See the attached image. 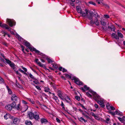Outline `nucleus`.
I'll use <instances>...</instances> for the list:
<instances>
[{"instance_id": "1", "label": "nucleus", "mask_w": 125, "mask_h": 125, "mask_svg": "<svg viewBox=\"0 0 125 125\" xmlns=\"http://www.w3.org/2000/svg\"><path fill=\"white\" fill-rule=\"evenodd\" d=\"M80 89L83 92L89 90V92L91 93L94 95V97L95 100L97 101L98 99H100V96L97 94L96 92H93L91 89H89V87L87 86H83V87H81Z\"/></svg>"}, {"instance_id": "2", "label": "nucleus", "mask_w": 125, "mask_h": 125, "mask_svg": "<svg viewBox=\"0 0 125 125\" xmlns=\"http://www.w3.org/2000/svg\"><path fill=\"white\" fill-rule=\"evenodd\" d=\"M65 76L66 77L71 78L72 80H74L75 83L78 85L87 86L86 85H84L82 82L78 78L75 77V76H73L72 78V77L71 75L67 74H65Z\"/></svg>"}, {"instance_id": "3", "label": "nucleus", "mask_w": 125, "mask_h": 125, "mask_svg": "<svg viewBox=\"0 0 125 125\" xmlns=\"http://www.w3.org/2000/svg\"><path fill=\"white\" fill-rule=\"evenodd\" d=\"M117 35L115 33H113L111 34V36L113 38H115L117 40H119V37H120L121 38H122L123 37V34L121 32H119V30H117Z\"/></svg>"}, {"instance_id": "4", "label": "nucleus", "mask_w": 125, "mask_h": 125, "mask_svg": "<svg viewBox=\"0 0 125 125\" xmlns=\"http://www.w3.org/2000/svg\"><path fill=\"white\" fill-rule=\"evenodd\" d=\"M30 49L31 51V52L34 51L36 53H37L38 55H40V56H42V58H46H46H48L47 57V56L45 54L42 52H41L40 51L36 50L35 48H33V49L32 50V51L31 50V47H30Z\"/></svg>"}, {"instance_id": "5", "label": "nucleus", "mask_w": 125, "mask_h": 125, "mask_svg": "<svg viewBox=\"0 0 125 125\" xmlns=\"http://www.w3.org/2000/svg\"><path fill=\"white\" fill-rule=\"evenodd\" d=\"M11 105L12 108H14L17 110H21V106L20 105V104H18L16 105L15 102H13Z\"/></svg>"}, {"instance_id": "6", "label": "nucleus", "mask_w": 125, "mask_h": 125, "mask_svg": "<svg viewBox=\"0 0 125 125\" xmlns=\"http://www.w3.org/2000/svg\"><path fill=\"white\" fill-rule=\"evenodd\" d=\"M76 9L77 12L81 14H82V16L83 17H85L86 16V14L82 10L80 6H76Z\"/></svg>"}, {"instance_id": "7", "label": "nucleus", "mask_w": 125, "mask_h": 125, "mask_svg": "<svg viewBox=\"0 0 125 125\" xmlns=\"http://www.w3.org/2000/svg\"><path fill=\"white\" fill-rule=\"evenodd\" d=\"M7 22L10 27H12L13 25H15L16 24V22L14 21H12L8 19H7Z\"/></svg>"}, {"instance_id": "8", "label": "nucleus", "mask_w": 125, "mask_h": 125, "mask_svg": "<svg viewBox=\"0 0 125 125\" xmlns=\"http://www.w3.org/2000/svg\"><path fill=\"white\" fill-rule=\"evenodd\" d=\"M90 23L92 25L95 24L97 26H98L99 25V21L97 18H95L94 21L92 20L91 21Z\"/></svg>"}, {"instance_id": "9", "label": "nucleus", "mask_w": 125, "mask_h": 125, "mask_svg": "<svg viewBox=\"0 0 125 125\" xmlns=\"http://www.w3.org/2000/svg\"><path fill=\"white\" fill-rule=\"evenodd\" d=\"M55 91L56 92L58 93V96L60 97L61 99L62 100H63V98L62 96V93L58 89H57L55 88Z\"/></svg>"}, {"instance_id": "10", "label": "nucleus", "mask_w": 125, "mask_h": 125, "mask_svg": "<svg viewBox=\"0 0 125 125\" xmlns=\"http://www.w3.org/2000/svg\"><path fill=\"white\" fill-rule=\"evenodd\" d=\"M23 42H24V45L26 46L27 47H28V48L30 50V47H31V50H33V48H34L33 47H29V46H31V44L30 43L28 42L27 41H26V40H23ZM32 51V50H31Z\"/></svg>"}, {"instance_id": "11", "label": "nucleus", "mask_w": 125, "mask_h": 125, "mask_svg": "<svg viewBox=\"0 0 125 125\" xmlns=\"http://www.w3.org/2000/svg\"><path fill=\"white\" fill-rule=\"evenodd\" d=\"M35 114V112L32 113L31 112H29L28 113V116L30 119H33L34 118V115Z\"/></svg>"}, {"instance_id": "12", "label": "nucleus", "mask_w": 125, "mask_h": 125, "mask_svg": "<svg viewBox=\"0 0 125 125\" xmlns=\"http://www.w3.org/2000/svg\"><path fill=\"white\" fill-rule=\"evenodd\" d=\"M11 99L13 102L16 101L19 99L15 94H12L11 97Z\"/></svg>"}, {"instance_id": "13", "label": "nucleus", "mask_w": 125, "mask_h": 125, "mask_svg": "<svg viewBox=\"0 0 125 125\" xmlns=\"http://www.w3.org/2000/svg\"><path fill=\"white\" fill-rule=\"evenodd\" d=\"M64 100L66 101V102L67 103L69 104H72V101L70 98L68 96H66V97L65 98Z\"/></svg>"}, {"instance_id": "14", "label": "nucleus", "mask_w": 125, "mask_h": 125, "mask_svg": "<svg viewBox=\"0 0 125 125\" xmlns=\"http://www.w3.org/2000/svg\"><path fill=\"white\" fill-rule=\"evenodd\" d=\"M34 118L36 120H38L40 118L39 115L38 113L36 112H35Z\"/></svg>"}, {"instance_id": "15", "label": "nucleus", "mask_w": 125, "mask_h": 125, "mask_svg": "<svg viewBox=\"0 0 125 125\" xmlns=\"http://www.w3.org/2000/svg\"><path fill=\"white\" fill-rule=\"evenodd\" d=\"M38 59H35V62L40 66L42 67H43L44 66V65L42 64L40 62H38Z\"/></svg>"}, {"instance_id": "16", "label": "nucleus", "mask_w": 125, "mask_h": 125, "mask_svg": "<svg viewBox=\"0 0 125 125\" xmlns=\"http://www.w3.org/2000/svg\"><path fill=\"white\" fill-rule=\"evenodd\" d=\"M5 107L7 110L10 111H11L12 108L11 104H8L7 105L5 106Z\"/></svg>"}, {"instance_id": "17", "label": "nucleus", "mask_w": 125, "mask_h": 125, "mask_svg": "<svg viewBox=\"0 0 125 125\" xmlns=\"http://www.w3.org/2000/svg\"><path fill=\"white\" fill-rule=\"evenodd\" d=\"M2 26L3 27V28H5V29H8V31H10V32L11 31V28L9 27L8 25L7 24H5V25H3Z\"/></svg>"}, {"instance_id": "18", "label": "nucleus", "mask_w": 125, "mask_h": 125, "mask_svg": "<svg viewBox=\"0 0 125 125\" xmlns=\"http://www.w3.org/2000/svg\"><path fill=\"white\" fill-rule=\"evenodd\" d=\"M12 118L13 120V123L14 124H17V123L19 122V120L17 118H14L13 117Z\"/></svg>"}, {"instance_id": "19", "label": "nucleus", "mask_w": 125, "mask_h": 125, "mask_svg": "<svg viewBox=\"0 0 125 125\" xmlns=\"http://www.w3.org/2000/svg\"><path fill=\"white\" fill-rule=\"evenodd\" d=\"M16 38L20 41H21L22 40H23L24 39L21 37L18 33H16Z\"/></svg>"}, {"instance_id": "20", "label": "nucleus", "mask_w": 125, "mask_h": 125, "mask_svg": "<svg viewBox=\"0 0 125 125\" xmlns=\"http://www.w3.org/2000/svg\"><path fill=\"white\" fill-rule=\"evenodd\" d=\"M102 107H104L105 105L103 103V102L102 101H98L97 102Z\"/></svg>"}, {"instance_id": "21", "label": "nucleus", "mask_w": 125, "mask_h": 125, "mask_svg": "<svg viewBox=\"0 0 125 125\" xmlns=\"http://www.w3.org/2000/svg\"><path fill=\"white\" fill-rule=\"evenodd\" d=\"M50 90V89L48 87H45L44 88L45 91L46 92H49L48 93L49 94H51V92H49Z\"/></svg>"}, {"instance_id": "22", "label": "nucleus", "mask_w": 125, "mask_h": 125, "mask_svg": "<svg viewBox=\"0 0 125 125\" xmlns=\"http://www.w3.org/2000/svg\"><path fill=\"white\" fill-rule=\"evenodd\" d=\"M78 119L80 121H83L85 123L87 122V120H85L82 117H81L79 118H78Z\"/></svg>"}, {"instance_id": "23", "label": "nucleus", "mask_w": 125, "mask_h": 125, "mask_svg": "<svg viewBox=\"0 0 125 125\" xmlns=\"http://www.w3.org/2000/svg\"><path fill=\"white\" fill-rule=\"evenodd\" d=\"M10 115L6 114L4 115V117L5 119H7L8 118L10 117Z\"/></svg>"}, {"instance_id": "24", "label": "nucleus", "mask_w": 125, "mask_h": 125, "mask_svg": "<svg viewBox=\"0 0 125 125\" xmlns=\"http://www.w3.org/2000/svg\"><path fill=\"white\" fill-rule=\"evenodd\" d=\"M41 121L42 123H43L46 122H47V120L44 118H42L41 120Z\"/></svg>"}, {"instance_id": "25", "label": "nucleus", "mask_w": 125, "mask_h": 125, "mask_svg": "<svg viewBox=\"0 0 125 125\" xmlns=\"http://www.w3.org/2000/svg\"><path fill=\"white\" fill-rule=\"evenodd\" d=\"M100 22H101V24L103 26H104L106 25V23L103 20H101L100 21Z\"/></svg>"}, {"instance_id": "26", "label": "nucleus", "mask_w": 125, "mask_h": 125, "mask_svg": "<svg viewBox=\"0 0 125 125\" xmlns=\"http://www.w3.org/2000/svg\"><path fill=\"white\" fill-rule=\"evenodd\" d=\"M6 87L9 93L10 94H12V92L10 89L9 88V86H6Z\"/></svg>"}, {"instance_id": "27", "label": "nucleus", "mask_w": 125, "mask_h": 125, "mask_svg": "<svg viewBox=\"0 0 125 125\" xmlns=\"http://www.w3.org/2000/svg\"><path fill=\"white\" fill-rule=\"evenodd\" d=\"M53 98L56 101H59V100L58 98V97L55 95H54V94H53Z\"/></svg>"}, {"instance_id": "28", "label": "nucleus", "mask_w": 125, "mask_h": 125, "mask_svg": "<svg viewBox=\"0 0 125 125\" xmlns=\"http://www.w3.org/2000/svg\"><path fill=\"white\" fill-rule=\"evenodd\" d=\"M14 71L16 73V74L17 75H18L19 76H20L21 77L22 76V75L18 71H16V70H14Z\"/></svg>"}, {"instance_id": "29", "label": "nucleus", "mask_w": 125, "mask_h": 125, "mask_svg": "<svg viewBox=\"0 0 125 125\" xmlns=\"http://www.w3.org/2000/svg\"><path fill=\"white\" fill-rule=\"evenodd\" d=\"M46 60L48 61V62L49 63H52L53 62L51 59L48 58H46Z\"/></svg>"}, {"instance_id": "30", "label": "nucleus", "mask_w": 125, "mask_h": 125, "mask_svg": "<svg viewBox=\"0 0 125 125\" xmlns=\"http://www.w3.org/2000/svg\"><path fill=\"white\" fill-rule=\"evenodd\" d=\"M5 59L6 61V63L9 64L11 62L9 59Z\"/></svg>"}, {"instance_id": "31", "label": "nucleus", "mask_w": 125, "mask_h": 125, "mask_svg": "<svg viewBox=\"0 0 125 125\" xmlns=\"http://www.w3.org/2000/svg\"><path fill=\"white\" fill-rule=\"evenodd\" d=\"M106 106L107 109L109 110H111V106H110L109 104H107L106 105Z\"/></svg>"}, {"instance_id": "32", "label": "nucleus", "mask_w": 125, "mask_h": 125, "mask_svg": "<svg viewBox=\"0 0 125 125\" xmlns=\"http://www.w3.org/2000/svg\"><path fill=\"white\" fill-rule=\"evenodd\" d=\"M52 67L55 68L56 69H58V67L57 64H56L54 65V64H52Z\"/></svg>"}, {"instance_id": "33", "label": "nucleus", "mask_w": 125, "mask_h": 125, "mask_svg": "<svg viewBox=\"0 0 125 125\" xmlns=\"http://www.w3.org/2000/svg\"><path fill=\"white\" fill-rule=\"evenodd\" d=\"M93 16L95 18H96L98 17H99L100 16L99 15H98V14L96 13H94V14Z\"/></svg>"}, {"instance_id": "34", "label": "nucleus", "mask_w": 125, "mask_h": 125, "mask_svg": "<svg viewBox=\"0 0 125 125\" xmlns=\"http://www.w3.org/2000/svg\"><path fill=\"white\" fill-rule=\"evenodd\" d=\"M88 3L89 4H93L94 6H95L96 5V4L95 3L93 2V1H90L88 2Z\"/></svg>"}, {"instance_id": "35", "label": "nucleus", "mask_w": 125, "mask_h": 125, "mask_svg": "<svg viewBox=\"0 0 125 125\" xmlns=\"http://www.w3.org/2000/svg\"><path fill=\"white\" fill-rule=\"evenodd\" d=\"M29 76L31 78L34 80L35 79V78L33 76V75L31 74V73H29Z\"/></svg>"}, {"instance_id": "36", "label": "nucleus", "mask_w": 125, "mask_h": 125, "mask_svg": "<svg viewBox=\"0 0 125 125\" xmlns=\"http://www.w3.org/2000/svg\"><path fill=\"white\" fill-rule=\"evenodd\" d=\"M25 123L26 124L28 125H32L31 122L30 121L28 122V121H25Z\"/></svg>"}, {"instance_id": "37", "label": "nucleus", "mask_w": 125, "mask_h": 125, "mask_svg": "<svg viewBox=\"0 0 125 125\" xmlns=\"http://www.w3.org/2000/svg\"><path fill=\"white\" fill-rule=\"evenodd\" d=\"M10 66L11 67H13L14 66H15V64L13 62H12L9 64Z\"/></svg>"}, {"instance_id": "38", "label": "nucleus", "mask_w": 125, "mask_h": 125, "mask_svg": "<svg viewBox=\"0 0 125 125\" xmlns=\"http://www.w3.org/2000/svg\"><path fill=\"white\" fill-rule=\"evenodd\" d=\"M101 2L102 3V4L104 6H105V7H107V8H109V6L107 4H105L104 3H102V2Z\"/></svg>"}, {"instance_id": "39", "label": "nucleus", "mask_w": 125, "mask_h": 125, "mask_svg": "<svg viewBox=\"0 0 125 125\" xmlns=\"http://www.w3.org/2000/svg\"><path fill=\"white\" fill-rule=\"evenodd\" d=\"M115 114L118 115L120 116H122V115L119 113L117 111H115Z\"/></svg>"}, {"instance_id": "40", "label": "nucleus", "mask_w": 125, "mask_h": 125, "mask_svg": "<svg viewBox=\"0 0 125 125\" xmlns=\"http://www.w3.org/2000/svg\"><path fill=\"white\" fill-rule=\"evenodd\" d=\"M111 28V31H114L115 32V26L113 25H112Z\"/></svg>"}, {"instance_id": "41", "label": "nucleus", "mask_w": 125, "mask_h": 125, "mask_svg": "<svg viewBox=\"0 0 125 125\" xmlns=\"http://www.w3.org/2000/svg\"><path fill=\"white\" fill-rule=\"evenodd\" d=\"M21 47L22 49V51L24 53H25L24 52V46L22 45H21Z\"/></svg>"}, {"instance_id": "42", "label": "nucleus", "mask_w": 125, "mask_h": 125, "mask_svg": "<svg viewBox=\"0 0 125 125\" xmlns=\"http://www.w3.org/2000/svg\"><path fill=\"white\" fill-rule=\"evenodd\" d=\"M21 67L25 72H27V69L26 68L23 67L22 66H21Z\"/></svg>"}, {"instance_id": "43", "label": "nucleus", "mask_w": 125, "mask_h": 125, "mask_svg": "<svg viewBox=\"0 0 125 125\" xmlns=\"http://www.w3.org/2000/svg\"><path fill=\"white\" fill-rule=\"evenodd\" d=\"M75 98L76 100H77L78 101L80 100V97L78 96H75Z\"/></svg>"}, {"instance_id": "44", "label": "nucleus", "mask_w": 125, "mask_h": 125, "mask_svg": "<svg viewBox=\"0 0 125 125\" xmlns=\"http://www.w3.org/2000/svg\"><path fill=\"white\" fill-rule=\"evenodd\" d=\"M61 106H62V108L63 109H65V107L64 106V105L62 101L61 102Z\"/></svg>"}, {"instance_id": "45", "label": "nucleus", "mask_w": 125, "mask_h": 125, "mask_svg": "<svg viewBox=\"0 0 125 125\" xmlns=\"http://www.w3.org/2000/svg\"><path fill=\"white\" fill-rule=\"evenodd\" d=\"M110 120V119L108 118H107L106 120L104 121V122H105L106 123H108V122Z\"/></svg>"}, {"instance_id": "46", "label": "nucleus", "mask_w": 125, "mask_h": 125, "mask_svg": "<svg viewBox=\"0 0 125 125\" xmlns=\"http://www.w3.org/2000/svg\"><path fill=\"white\" fill-rule=\"evenodd\" d=\"M89 12L90 15H93L94 14L93 12L91 10L89 11Z\"/></svg>"}, {"instance_id": "47", "label": "nucleus", "mask_w": 125, "mask_h": 125, "mask_svg": "<svg viewBox=\"0 0 125 125\" xmlns=\"http://www.w3.org/2000/svg\"><path fill=\"white\" fill-rule=\"evenodd\" d=\"M33 82L37 85H38V84H39V83L38 82V81H37L35 79V80L33 81Z\"/></svg>"}, {"instance_id": "48", "label": "nucleus", "mask_w": 125, "mask_h": 125, "mask_svg": "<svg viewBox=\"0 0 125 125\" xmlns=\"http://www.w3.org/2000/svg\"><path fill=\"white\" fill-rule=\"evenodd\" d=\"M72 2L73 3H72L71 2H70V5H71L72 6H73V7L75 8V5L74 3H73V2Z\"/></svg>"}, {"instance_id": "49", "label": "nucleus", "mask_w": 125, "mask_h": 125, "mask_svg": "<svg viewBox=\"0 0 125 125\" xmlns=\"http://www.w3.org/2000/svg\"><path fill=\"white\" fill-rule=\"evenodd\" d=\"M63 72H66L67 71V70L66 69H65L64 68H63L62 69V71Z\"/></svg>"}, {"instance_id": "50", "label": "nucleus", "mask_w": 125, "mask_h": 125, "mask_svg": "<svg viewBox=\"0 0 125 125\" xmlns=\"http://www.w3.org/2000/svg\"><path fill=\"white\" fill-rule=\"evenodd\" d=\"M85 11L86 13H85V14H86H86H88L89 13V12L88 11V10H87L86 9H85Z\"/></svg>"}, {"instance_id": "51", "label": "nucleus", "mask_w": 125, "mask_h": 125, "mask_svg": "<svg viewBox=\"0 0 125 125\" xmlns=\"http://www.w3.org/2000/svg\"><path fill=\"white\" fill-rule=\"evenodd\" d=\"M104 17L105 18H109V15H108L107 14L104 15Z\"/></svg>"}, {"instance_id": "52", "label": "nucleus", "mask_w": 125, "mask_h": 125, "mask_svg": "<svg viewBox=\"0 0 125 125\" xmlns=\"http://www.w3.org/2000/svg\"><path fill=\"white\" fill-rule=\"evenodd\" d=\"M56 120L59 123H60L61 122L60 120L58 118H56Z\"/></svg>"}, {"instance_id": "53", "label": "nucleus", "mask_w": 125, "mask_h": 125, "mask_svg": "<svg viewBox=\"0 0 125 125\" xmlns=\"http://www.w3.org/2000/svg\"><path fill=\"white\" fill-rule=\"evenodd\" d=\"M97 120H99L100 119L99 118V117L95 115V116L94 117Z\"/></svg>"}, {"instance_id": "54", "label": "nucleus", "mask_w": 125, "mask_h": 125, "mask_svg": "<svg viewBox=\"0 0 125 125\" xmlns=\"http://www.w3.org/2000/svg\"><path fill=\"white\" fill-rule=\"evenodd\" d=\"M30 68L31 69V70L33 71L35 73H36V74H37V73L35 71V70H34L33 69V68L31 67H30Z\"/></svg>"}, {"instance_id": "55", "label": "nucleus", "mask_w": 125, "mask_h": 125, "mask_svg": "<svg viewBox=\"0 0 125 125\" xmlns=\"http://www.w3.org/2000/svg\"><path fill=\"white\" fill-rule=\"evenodd\" d=\"M22 103L23 104H27V102L25 101L24 100H22Z\"/></svg>"}, {"instance_id": "56", "label": "nucleus", "mask_w": 125, "mask_h": 125, "mask_svg": "<svg viewBox=\"0 0 125 125\" xmlns=\"http://www.w3.org/2000/svg\"><path fill=\"white\" fill-rule=\"evenodd\" d=\"M36 88L39 90H41V89L40 86H35Z\"/></svg>"}, {"instance_id": "57", "label": "nucleus", "mask_w": 125, "mask_h": 125, "mask_svg": "<svg viewBox=\"0 0 125 125\" xmlns=\"http://www.w3.org/2000/svg\"><path fill=\"white\" fill-rule=\"evenodd\" d=\"M0 81L3 82L4 81V80L2 78V77L0 76Z\"/></svg>"}, {"instance_id": "58", "label": "nucleus", "mask_w": 125, "mask_h": 125, "mask_svg": "<svg viewBox=\"0 0 125 125\" xmlns=\"http://www.w3.org/2000/svg\"><path fill=\"white\" fill-rule=\"evenodd\" d=\"M111 110H114L115 109V108L111 106Z\"/></svg>"}, {"instance_id": "59", "label": "nucleus", "mask_w": 125, "mask_h": 125, "mask_svg": "<svg viewBox=\"0 0 125 125\" xmlns=\"http://www.w3.org/2000/svg\"><path fill=\"white\" fill-rule=\"evenodd\" d=\"M110 113L111 114L113 115H115V112H110Z\"/></svg>"}, {"instance_id": "60", "label": "nucleus", "mask_w": 125, "mask_h": 125, "mask_svg": "<svg viewBox=\"0 0 125 125\" xmlns=\"http://www.w3.org/2000/svg\"><path fill=\"white\" fill-rule=\"evenodd\" d=\"M1 32L3 34L4 33H5V32L6 31H5L4 30H2Z\"/></svg>"}, {"instance_id": "61", "label": "nucleus", "mask_w": 125, "mask_h": 125, "mask_svg": "<svg viewBox=\"0 0 125 125\" xmlns=\"http://www.w3.org/2000/svg\"><path fill=\"white\" fill-rule=\"evenodd\" d=\"M62 67H60L59 68H58L59 69V71H62Z\"/></svg>"}, {"instance_id": "62", "label": "nucleus", "mask_w": 125, "mask_h": 125, "mask_svg": "<svg viewBox=\"0 0 125 125\" xmlns=\"http://www.w3.org/2000/svg\"><path fill=\"white\" fill-rule=\"evenodd\" d=\"M91 115L94 117L96 115L93 112H92L91 114Z\"/></svg>"}, {"instance_id": "63", "label": "nucleus", "mask_w": 125, "mask_h": 125, "mask_svg": "<svg viewBox=\"0 0 125 125\" xmlns=\"http://www.w3.org/2000/svg\"><path fill=\"white\" fill-rule=\"evenodd\" d=\"M118 118V119L119 120V121H120L121 122H122L123 121L122 118H121V117H119Z\"/></svg>"}, {"instance_id": "64", "label": "nucleus", "mask_w": 125, "mask_h": 125, "mask_svg": "<svg viewBox=\"0 0 125 125\" xmlns=\"http://www.w3.org/2000/svg\"><path fill=\"white\" fill-rule=\"evenodd\" d=\"M3 36H4V37H5L6 36V35H7V32H5V33L3 34Z\"/></svg>"}]
</instances>
